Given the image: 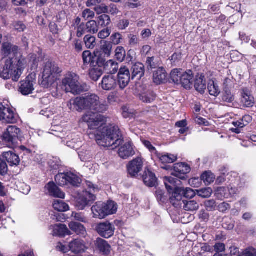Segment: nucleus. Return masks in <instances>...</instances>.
<instances>
[{"instance_id":"50","label":"nucleus","mask_w":256,"mask_h":256,"mask_svg":"<svg viewBox=\"0 0 256 256\" xmlns=\"http://www.w3.org/2000/svg\"><path fill=\"white\" fill-rule=\"evenodd\" d=\"M212 192L210 188H206L199 190H196L197 194L203 198H207L210 196Z\"/></svg>"},{"instance_id":"9","label":"nucleus","mask_w":256,"mask_h":256,"mask_svg":"<svg viewBox=\"0 0 256 256\" xmlns=\"http://www.w3.org/2000/svg\"><path fill=\"white\" fill-rule=\"evenodd\" d=\"M55 180L58 184L64 186L70 184L74 186H78L81 180L76 174L70 172L58 174L55 176Z\"/></svg>"},{"instance_id":"5","label":"nucleus","mask_w":256,"mask_h":256,"mask_svg":"<svg viewBox=\"0 0 256 256\" xmlns=\"http://www.w3.org/2000/svg\"><path fill=\"white\" fill-rule=\"evenodd\" d=\"M86 190L76 200V206L78 210H84L96 200V193L99 192L98 186L88 180L86 181Z\"/></svg>"},{"instance_id":"26","label":"nucleus","mask_w":256,"mask_h":256,"mask_svg":"<svg viewBox=\"0 0 256 256\" xmlns=\"http://www.w3.org/2000/svg\"><path fill=\"white\" fill-rule=\"evenodd\" d=\"M193 78V72L191 70L186 72L183 71L180 84L186 89L190 88L192 86Z\"/></svg>"},{"instance_id":"4","label":"nucleus","mask_w":256,"mask_h":256,"mask_svg":"<svg viewBox=\"0 0 256 256\" xmlns=\"http://www.w3.org/2000/svg\"><path fill=\"white\" fill-rule=\"evenodd\" d=\"M62 69L55 62L48 60L43 66L41 85L44 88L50 86L60 76Z\"/></svg>"},{"instance_id":"44","label":"nucleus","mask_w":256,"mask_h":256,"mask_svg":"<svg viewBox=\"0 0 256 256\" xmlns=\"http://www.w3.org/2000/svg\"><path fill=\"white\" fill-rule=\"evenodd\" d=\"M147 68L150 70L160 68V62L158 58L154 56L148 57L146 61Z\"/></svg>"},{"instance_id":"18","label":"nucleus","mask_w":256,"mask_h":256,"mask_svg":"<svg viewBox=\"0 0 256 256\" xmlns=\"http://www.w3.org/2000/svg\"><path fill=\"white\" fill-rule=\"evenodd\" d=\"M157 156L159 160L164 164L173 163L178 158L176 156L170 154H158ZM162 168L166 170H172L169 165H164L162 166Z\"/></svg>"},{"instance_id":"34","label":"nucleus","mask_w":256,"mask_h":256,"mask_svg":"<svg viewBox=\"0 0 256 256\" xmlns=\"http://www.w3.org/2000/svg\"><path fill=\"white\" fill-rule=\"evenodd\" d=\"M102 66H104V68L112 75L116 74L118 70V64L114 60H109L105 62L104 60V64Z\"/></svg>"},{"instance_id":"40","label":"nucleus","mask_w":256,"mask_h":256,"mask_svg":"<svg viewBox=\"0 0 256 256\" xmlns=\"http://www.w3.org/2000/svg\"><path fill=\"white\" fill-rule=\"evenodd\" d=\"M209 94L212 96H217L220 93V90L218 84L213 80H210L208 84Z\"/></svg>"},{"instance_id":"62","label":"nucleus","mask_w":256,"mask_h":256,"mask_svg":"<svg viewBox=\"0 0 256 256\" xmlns=\"http://www.w3.org/2000/svg\"><path fill=\"white\" fill-rule=\"evenodd\" d=\"M204 205L208 210L211 211L214 210L216 206V202L214 200H206Z\"/></svg>"},{"instance_id":"7","label":"nucleus","mask_w":256,"mask_h":256,"mask_svg":"<svg viewBox=\"0 0 256 256\" xmlns=\"http://www.w3.org/2000/svg\"><path fill=\"white\" fill-rule=\"evenodd\" d=\"M178 180L172 177H165L164 179V184L166 188L170 193L174 189V192L172 193L170 198V202L176 208L182 206V196L180 194L176 188V182Z\"/></svg>"},{"instance_id":"29","label":"nucleus","mask_w":256,"mask_h":256,"mask_svg":"<svg viewBox=\"0 0 256 256\" xmlns=\"http://www.w3.org/2000/svg\"><path fill=\"white\" fill-rule=\"evenodd\" d=\"M69 248L72 252L78 254L84 252L86 246L82 240L76 239L70 243Z\"/></svg>"},{"instance_id":"57","label":"nucleus","mask_w":256,"mask_h":256,"mask_svg":"<svg viewBox=\"0 0 256 256\" xmlns=\"http://www.w3.org/2000/svg\"><path fill=\"white\" fill-rule=\"evenodd\" d=\"M72 46L77 52H80L83 50L82 42L79 39H74L72 43Z\"/></svg>"},{"instance_id":"32","label":"nucleus","mask_w":256,"mask_h":256,"mask_svg":"<svg viewBox=\"0 0 256 256\" xmlns=\"http://www.w3.org/2000/svg\"><path fill=\"white\" fill-rule=\"evenodd\" d=\"M68 226L71 230L77 234L85 237L86 234V230L84 226L76 222H71Z\"/></svg>"},{"instance_id":"31","label":"nucleus","mask_w":256,"mask_h":256,"mask_svg":"<svg viewBox=\"0 0 256 256\" xmlns=\"http://www.w3.org/2000/svg\"><path fill=\"white\" fill-rule=\"evenodd\" d=\"M52 234L56 236H64L70 235L71 233L65 224H58L54 226Z\"/></svg>"},{"instance_id":"46","label":"nucleus","mask_w":256,"mask_h":256,"mask_svg":"<svg viewBox=\"0 0 256 256\" xmlns=\"http://www.w3.org/2000/svg\"><path fill=\"white\" fill-rule=\"evenodd\" d=\"M201 178L205 184L208 186L214 182L215 176L211 172H206L202 175Z\"/></svg>"},{"instance_id":"14","label":"nucleus","mask_w":256,"mask_h":256,"mask_svg":"<svg viewBox=\"0 0 256 256\" xmlns=\"http://www.w3.org/2000/svg\"><path fill=\"white\" fill-rule=\"evenodd\" d=\"M34 78L32 76H28L25 79L20 82V86L19 88V91L23 95H28L32 92L34 90Z\"/></svg>"},{"instance_id":"3","label":"nucleus","mask_w":256,"mask_h":256,"mask_svg":"<svg viewBox=\"0 0 256 256\" xmlns=\"http://www.w3.org/2000/svg\"><path fill=\"white\" fill-rule=\"evenodd\" d=\"M67 106L71 111L90 110L104 112L108 110V106L106 102L100 100L96 94H88L77 97L68 102Z\"/></svg>"},{"instance_id":"59","label":"nucleus","mask_w":256,"mask_h":256,"mask_svg":"<svg viewBox=\"0 0 256 256\" xmlns=\"http://www.w3.org/2000/svg\"><path fill=\"white\" fill-rule=\"evenodd\" d=\"M130 24V22L128 20H120L117 24V28L120 30H125Z\"/></svg>"},{"instance_id":"22","label":"nucleus","mask_w":256,"mask_h":256,"mask_svg":"<svg viewBox=\"0 0 256 256\" xmlns=\"http://www.w3.org/2000/svg\"><path fill=\"white\" fill-rule=\"evenodd\" d=\"M167 74L166 70L162 67L158 68L154 71L153 80L156 84H160L166 82Z\"/></svg>"},{"instance_id":"24","label":"nucleus","mask_w":256,"mask_h":256,"mask_svg":"<svg viewBox=\"0 0 256 256\" xmlns=\"http://www.w3.org/2000/svg\"><path fill=\"white\" fill-rule=\"evenodd\" d=\"M45 188L50 196L60 198H64V193L61 191L54 182H50Z\"/></svg>"},{"instance_id":"39","label":"nucleus","mask_w":256,"mask_h":256,"mask_svg":"<svg viewBox=\"0 0 256 256\" xmlns=\"http://www.w3.org/2000/svg\"><path fill=\"white\" fill-rule=\"evenodd\" d=\"M177 192L180 193L182 197L184 196V198H194L196 193L190 188H176Z\"/></svg>"},{"instance_id":"16","label":"nucleus","mask_w":256,"mask_h":256,"mask_svg":"<svg viewBox=\"0 0 256 256\" xmlns=\"http://www.w3.org/2000/svg\"><path fill=\"white\" fill-rule=\"evenodd\" d=\"M118 154L123 159L133 156L135 154V151L132 142L128 141L122 144L119 148Z\"/></svg>"},{"instance_id":"20","label":"nucleus","mask_w":256,"mask_h":256,"mask_svg":"<svg viewBox=\"0 0 256 256\" xmlns=\"http://www.w3.org/2000/svg\"><path fill=\"white\" fill-rule=\"evenodd\" d=\"M139 98L144 102L151 103L155 100L156 94L151 89L142 86L139 94Z\"/></svg>"},{"instance_id":"63","label":"nucleus","mask_w":256,"mask_h":256,"mask_svg":"<svg viewBox=\"0 0 256 256\" xmlns=\"http://www.w3.org/2000/svg\"><path fill=\"white\" fill-rule=\"evenodd\" d=\"M66 145L71 148L78 150L81 146V142H76L75 140H72L70 141L67 142Z\"/></svg>"},{"instance_id":"42","label":"nucleus","mask_w":256,"mask_h":256,"mask_svg":"<svg viewBox=\"0 0 256 256\" xmlns=\"http://www.w3.org/2000/svg\"><path fill=\"white\" fill-rule=\"evenodd\" d=\"M184 208L186 211H195L198 209L199 204L194 200H182Z\"/></svg>"},{"instance_id":"54","label":"nucleus","mask_w":256,"mask_h":256,"mask_svg":"<svg viewBox=\"0 0 256 256\" xmlns=\"http://www.w3.org/2000/svg\"><path fill=\"white\" fill-rule=\"evenodd\" d=\"M82 16L85 20H87L94 18L95 16V13L93 10H92L89 8H86L82 11Z\"/></svg>"},{"instance_id":"36","label":"nucleus","mask_w":256,"mask_h":256,"mask_svg":"<svg viewBox=\"0 0 256 256\" xmlns=\"http://www.w3.org/2000/svg\"><path fill=\"white\" fill-rule=\"evenodd\" d=\"M83 42L88 49H94L96 45V38L90 34L84 36Z\"/></svg>"},{"instance_id":"8","label":"nucleus","mask_w":256,"mask_h":256,"mask_svg":"<svg viewBox=\"0 0 256 256\" xmlns=\"http://www.w3.org/2000/svg\"><path fill=\"white\" fill-rule=\"evenodd\" d=\"M20 130L16 126H9L2 136V140L6 146L11 148H14L16 146V143Z\"/></svg>"},{"instance_id":"28","label":"nucleus","mask_w":256,"mask_h":256,"mask_svg":"<svg viewBox=\"0 0 256 256\" xmlns=\"http://www.w3.org/2000/svg\"><path fill=\"white\" fill-rule=\"evenodd\" d=\"M144 184L149 186H155L157 184V178L154 173L149 170H146L142 176Z\"/></svg>"},{"instance_id":"61","label":"nucleus","mask_w":256,"mask_h":256,"mask_svg":"<svg viewBox=\"0 0 256 256\" xmlns=\"http://www.w3.org/2000/svg\"><path fill=\"white\" fill-rule=\"evenodd\" d=\"M128 44L130 46H135L138 44V39L136 36L130 34L128 36Z\"/></svg>"},{"instance_id":"58","label":"nucleus","mask_w":256,"mask_h":256,"mask_svg":"<svg viewBox=\"0 0 256 256\" xmlns=\"http://www.w3.org/2000/svg\"><path fill=\"white\" fill-rule=\"evenodd\" d=\"M111 33V30L110 28L106 27L101 30L98 34V38L100 39H105L108 37Z\"/></svg>"},{"instance_id":"37","label":"nucleus","mask_w":256,"mask_h":256,"mask_svg":"<svg viewBox=\"0 0 256 256\" xmlns=\"http://www.w3.org/2000/svg\"><path fill=\"white\" fill-rule=\"evenodd\" d=\"M52 206L56 210L60 212H66L70 209L68 205L64 201L60 200H54Z\"/></svg>"},{"instance_id":"41","label":"nucleus","mask_w":256,"mask_h":256,"mask_svg":"<svg viewBox=\"0 0 256 256\" xmlns=\"http://www.w3.org/2000/svg\"><path fill=\"white\" fill-rule=\"evenodd\" d=\"M103 206L106 216L114 214L117 210L116 204L112 201H108L106 203H103Z\"/></svg>"},{"instance_id":"30","label":"nucleus","mask_w":256,"mask_h":256,"mask_svg":"<svg viewBox=\"0 0 256 256\" xmlns=\"http://www.w3.org/2000/svg\"><path fill=\"white\" fill-rule=\"evenodd\" d=\"M131 70L132 79L136 76H138V78H140L144 74V66L142 63L137 62L132 66Z\"/></svg>"},{"instance_id":"6","label":"nucleus","mask_w":256,"mask_h":256,"mask_svg":"<svg viewBox=\"0 0 256 256\" xmlns=\"http://www.w3.org/2000/svg\"><path fill=\"white\" fill-rule=\"evenodd\" d=\"M80 77L75 73L69 72L62 78L60 86L66 92L79 94L86 89V85L81 84L79 82Z\"/></svg>"},{"instance_id":"1","label":"nucleus","mask_w":256,"mask_h":256,"mask_svg":"<svg viewBox=\"0 0 256 256\" xmlns=\"http://www.w3.org/2000/svg\"><path fill=\"white\" fill-rule=\"evenodd\" d=\"M106 120L100 113H86L82 118L90 130L88 134L96 139L98 145L104 147L120 146L124 140L119 128L113 125L103 126Z\"/></svg>"},{"instance_id":"64","label":"nucleus","mask_w":256,"mask_h":256,"mask_svg":"<svg viewBox=\"0 0 256 256\" xmlns=\"http://www.w3.org/2000/svg\"><path fill=\"white\" fill-rule=\"evenodd\" d=\"M14 28L18 32H23L26 28L25 25L21 22H15L13 23Z\"/></svg>"},{"instance_id":"17","label":"nucleus","mask_w":256,"mask_h":256,"mask_svg":"<svg viewBox=\"0 0 256 256\" xmlns=\"http://www.w3.org/2000/svg\"><path fill=\"white\" fill-rule=\"evenodd\" d=\"M118 86L117 78L113 75L105 76L102 82V87L105 90H110Z\"/></svg>"},{"instance_id":"10","label":"nucleus","mask_w":256,"mask_h":256,"mask_svg":"<svg viewBox=\"0 0 256 256\" xmlns=\"http://www.w3.org/2000/svg\"><path fill=\"white\" fill-rule=\"evenodd\" d=\"M240 106L242 108L252 107L255 102L254 98L252 94L251 90L247 88H242L240 90Z\"/></svg>"},{"instance_id":"23","label":"nucleus","mask_w":256,"mask_h":256,"mask_svg":"<svg viewBox=\"0 0 256 256\" xmlns=\"http://www.w3.org/2000/svg\"><path fill=\"white\" fill-rule=\"evenodd\" d=\"M91 210L93 214V217L94 218L102 219L106 216V212L104 210L103 202H96L92 207Z\"/></svg>"},{"instance_id":"47","label":"nucleus","mask_w":256,"mask_h":256,"mask_svg":"<svg viewBox=\"0 0 256 256\" xmlns=\"http://www.w3.org/2000/svg\"><path fill=\"white\" fill-rule=\"evenodd\" d=\"M126 52L124 47L118 46L115 50V57L120 62H122L126 58Z\"/></svg>"},{"instance_id":"19","label":"nucleus","mask_w":256,"mask_h":256,"mask_svg":"<svg viewBox=\"0 0 256 256\" xmlns=\"http://www.w3.org/2000/svg\"><path fill=\"white\" fill-rule=\"evenodd\" d=\"M104 64V59L98 58L95 65L96 66L91 68L89 72L90 77L94 81L98 80L102 74V66Z\"/></svg>"},{"instance_id":"52","label":"nucleus","mask_w":256,"mask_h":256,"mask_svg":"<svg viewBox=\"0 0 256 256\" xmlns=\"http://www.w3.org/2000/svg\"><path fill=\"white\" fill-rule=\"evenodd\" d=\"M72 217L74 218L76 220L79 221L84 223L88 222V218L82 212H72Z\"/></svg>"},{"instance_id":"35","label":"nucleus","mask_w":256,"mask_h":256,"mask_svg":"<svg viewBox=\"0 0 256 256\" xmlns=\"http://www.w3.org/2000/svg\"><path fill=\"white\" fill-rule=\"evenodd\" d=\"M18 118V113H0V120L4 122L15 123Z\"/></svg>"},{"instance_id":"21","label":"nucleus","mask_w":256,"mask_h":256,"mask_svg":"<svg viewBox=\"0 0 256 256\" xmlns=\"http://www.w3.org/2000/svg\"><path fill=\"white\" fill-rule=\"evenodd\" d=\"M94 245L96 250L104 255L108 256L111 252V246L108 242L101 238H98L94 242Z\"/></svg>"},{"instance_id":"13","label":"nucleus","mask_w":256,"mask_h":256,"mask_svg":"<svg viewBox=\"0 0 256 256\" xmlns=\"http://www.w3.org/2000/svg\"><path fill=\"white\" fill-rule=\"evenodd\" d=\"M117 78L118 84L121 89L125 88L130 81V75L128 68L126 66L121 67L118 73Z\"/></svg>"},{"instance_id":"25","label":"nucleus","mask_w":256,"mask_h":256,"mask_svg":"<svg viewBox=\"0 0 256 256\" xmlns=\"http://www.w3.org/2000/svg\"><path fill=\"white\" fill-rule=\"evenodd\" d=\"M2 156L10 166H17L20 162V158L18 156L12 151L3 152Z\"/></svg>"},{"instance_id":"11","label":"nucleus","mask_w":256,"mask_h":256,"mask_svg":"<svg viewBox=\"0 0 256 256\" xmlns=\"http://www.w3.org/2000/svg\"><path fill=\"white\" fill-rule=\"evenodd\" d=\"M96 230L102 237L108 238L114 235L115 227L113 224L106 222L98 224L96 226Z\"/></svg>"},{"instance_id":"56","label":"nucleus","mask_w":256,"mask_h":256,"mask_svg":"<svg viewBox=\"0 0 256 256\" xmlns=\"http://www.w3.org/2000/svg\"><path fill=\"white\" fill-rule=\"evenodd\" d=\"M112 48V44L110 42L104 41L102 46V52L107 56H110Z\"/></svg>"},{"instance_id":"48","label":"nucleus","mask_w":256,"mask_h":256,"mask_svg":"<svg viewBox=\"0 0 256 256\" xmlns=\"http://www.w3.org/2000/svg\"><path fill=\"white\" fill-rule=\"evenodd\" d=\"M76 36L78 38H81L85 34L87 33V28L86 24L84 22H82L76 26Z\"/></svg>"},{"instance_id":"2","label":"nucleus","mask_w":256,"mask_h":256,"mask_svg":"<svg viewBox=\"0 0 256 256\" xmlns=\"http://www.w3.org/2000/svg\"><path fill=\"white\" fill-rule=\"evenodd\" d=\"M18 48L8 42L2 44V52L5 56H12L6 58L0 76L4 80L12 78L17 82L22 74L24 66L26 63L25 58L18 50Z\"/></svg>"},{"instance_id":"49","label":"nucleus","mask_w":256,"mask_h":256,"mask_svg":"<svg viewBox=\"0 0 256 256\" xmlns=\"http://www.w3.org/2000/svg\"><path fill=\"white\" fill-rule=\"evenodd\" d=\"M122 39V36L120 32H114L110 36V42L112 44L118 45L121 42Z\"/></svg>"},{"instance_id":"51","label":"nucleus","mask_w":256,"mask_h":256,"mask_svg":"<svg viewBox=\"0 0 256 256\" xmlns=\"http://www.w3.org/2000/svg\"><path fill=\"white\" fill-rule=\"evenodd\" d=\"M79 157L82 162L90 160L91 158V154L89 151L82 149L78 152Z\"/></svg>"},{"instance_id":"55","label":"nucleus","mask_w":256,"mask_h":256,"mask_svg":"<svg viewBox=\"0 0 256 256\" xmlns=\"http://www.w3.org/2000/svg\"><path fill=\"white\" fill-rule=\"evenodd\" d=\"M94 10L98 14H106L108 13V8L102 2L101 4H98L97 6L94 7Z\"/></svg>"},{"instance_id":"53","label":"nucleus","mask_w":256,"mask_h":256,"mask_svg":"<svg viewBox=\"0 0 256 256\" xmlns=\"http://www.w3.org/2000/svg\"><path fill=\"white\" fill-rule=\"evenodd\" d=\"M222 100L224 101L232 104L231 106H234L235 108L237 107L238 104L236 102H233V101L234 100V97L230 92H226V94H224Z\"/></svg>"},{"instance_id":"33","label":"nucleus","mask_w":256,"mask_h":256,"mask_svg":"<svg viewBox=\"0 0 256 256\" xmlns=\"http://www.w3.org/2000/svg\"><path fill=\"white\" fill-rule=\"evenodd\" d=\"M82 56L84 63L85 64H90L92 66H96L95 64L98 61V58H100L94 56L90 50L84 51L82 53Z\"/></svg>"},{"instance_id":"12","label":"nucleus","mask_w":256,"mask_h":256,"mask_svg":"<svg viewBox=\"0 0 256 256\" xmlns=\"http://www.w3.org/2000/svg\"><path fill=\"white\" fill-rule=\"evenodd\" d=\"M143 160L142 158L137 157L130 161L127 165L128 174L132 177L136 176L143 168Z\"/></svg>"},{"instance_id":"45","label":"nucleus","mask_w":256,"mask_h":256,"mask_svg":"<svg viewBox=\"0 0 256 256\" xmlns=\"http://www.w3.org/2000/svg\"><path fill=\"white\" fill-rule=\"evenodd\" d=\"M97 20L98 25L102 27L108 26L111 22L110 16L106 14H103L98 16L97 18Z\"/></svg>"},{"instance_id":"43","label":"nucleus","mask_w":256,"mask_h":256,"mask_svg":"<svg viewBox=\"0 0 256 256\" xmlns=\"http://www.w3.org/2000/svg\"><path fill=\"white\" fill-rule=\"evenodd\" d=\"M87 28V33L90 34H95L98 31V25L94 20H90L86 23Z\"/></svg>"},{"instance_id":"27","label":"nucleus","mask_w":256,"mask_h":256,"mask_svg":"<svg viewBox=\"0 0 256 256\" xmlns=\"http://www.w3.org/2000/svg\"><path fill=\"white\" fill-rule=\"evenodd\" d=\"M194 86L196 91L204 94L206 90V82L203 74H198L196 76Z\"/></svg>"},{"instance_id":"38","label":"nucleus","mask_w":256,"mask_h":256,"mask_svg":"<svg viewBox=\"0 0 256 256\" xmlns=\"http://www.w3.org/2000/svg\"><path fill=\"white\" fill-rule=\"evenodd\" d=\"M183 70L180 69H174L170 74V79L174 84H179L180 83V79L182 74Z\"/></svg>"},{"instance_id":"60","label":"nucleus","mask_w":256,"mask_h":256,"mask_svg":"<svg viewBox=\"0 0 256 256\" xmlns=\"http://www.w3.org/2000/svg\"><path fill=\"white\" fill-rule=\"evenodd\" d=\"M156 198L159 202L162 203L165 202L166 198L164 196V192L161 190H157L156 192Z\"/></svg>"},{"instance_id":"15","label":"nucleus","mask_w":256,"mask_h":256,"mask_svg":"<svg viewBox=\"0 0 256 256\" xmlns=\"http://www.w3.org/2000/svg\"><path fill=\"white\" fill-rule=\"evenodd\" d=\"M190 170V167L185 163L175 164L173 167L172 174L181 179L185 178V175Z\"/></svg>"}]
</instances>
